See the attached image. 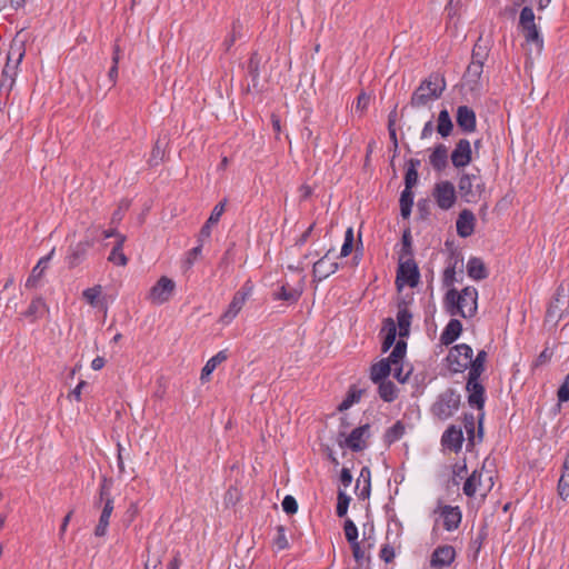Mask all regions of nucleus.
<instances>
[{
	"instance_id": "obj_1",
	"label": "nucleus",
	"mask_w": 569,
	"mask_h": 569,
	"mask_svg": "<svg viewBox=\"0 0 569 569\" xmlns=\"http://www.w3.org/2000/svg\"><path fill=\"white\" fill-rule=\"evenodd\" d=\"M478 290L475 287H466L460 292L455 288L449 289L443 298L447 311L451 316L472 318L478 309Z\"/></svg>"
},
{
	"instance_id": "obj_2",
	"label": "nucleus",
	"mask_w": 569,
	"mask_h": 569,
	"mask_svg": "<svg viewBox=\"0 0 569 569\" xmlns=\"http://www.w3.org/2000/svg\"><path fill=\"white\" fill-rule=\"evenodd\" d=\"M446 89L443 78L438 74H431L421 81L419 87L413 91L409 104L412 108L427 107L430 102L439 99Z\"/></svg>"
},
{
	"instance_id": "obj_3",
	"label": "nucleus",
	"mask_w": 569,
	"mask_h": 569,
	"mask_svg": "<svg viewBox=\"0 0 569 569\" xmlns=\"http://www.w3.org/2000/svg\"><path fill=\"white\" fill-rule=\"evenodd\" d=\"M458 189L462 200L467 203L479 202L486 193V183L480 176V170L462 173L458 181Z\"/></svg>"
},
{
	"instance_id": "obj_4",
	"label": "nucleus",
	"mask_w": 569,
	"mask_h": 569,
	"mask_svg": "<svg viewBox=\"0 0 569 569\" xmlns=\"http://www.w3.org/2000/svg\"><path fill=\"white\" fill-rule=\"evenodd\" d=\"M569 312V282L562 281L552 298L547 312L546 321L557 325Z\"/></svg>"
},
{
	"instance_id": "obj_5",
	"label": "nucleus",
	"mask_w": 569,
	"mask_h": 569,
	"mask_svg": "<svg viewBox=\"0 0 569 569\" xmlns=\"http://www.w3.org/2000/svg\"><path fill=\"white\" fill-rule=\"evenodd\" d=\"M460 399L461 397L456 390L447 389L439 395L431 411L439 419L446 420L459 409Z\"/></svg>"
},
{
	"instance_id": "obj_6",
	"label": "nucleus",
	"mask_w": 569,
	"mask_h": 569,
	"mask_svg": "<svg viewBox=\"0 0 569 569\" xmlns=\"http://www.w3.org/2000/svg\"><path fill=\"white\" fill-rule=\"evenodd\" d=\"M472 356L473 350L469 345L460 343L453 346L447 356L449 369L456 373L465 372L467 369L470 370Z\"/></svg>"
},
{
	"instance_id": "obj_7",
	"label": "nucleus",
	"mask_w": 569,
	"mask_h": 569,
	"mask_svg": "<svg viewBox=\"0 0 569 569\" xmlns=\"http://www.w3.org/2000/svg\"><path fill=\"white\" fill-rule=\"evenodd\" d=\"M420 280L418 264L412 258L399 260L396 283L401 287L403 284L415 288Z\"/></svg>"
},
{
	"instance_id": "obj_8",
	"label": "nucleus",
	"mask_w": 569,
	"mask_h": 569,
	"mask_svg": "<svg viewBox=\"0 0 569 569\" xmlns=\"http://www.w3.org/2000/svg\"><path fill=\"white\" fill-rule=\"evenodd\" d=\"M251 293L252 286L247 281L241 289L233 295V298L226 312L221 316L220 321L224 325L230 323L238 316Z\"/></svg>"
},
{
	"instance_id": "obj_9",
	"label": "nucleus",
	"mask_w": 569,
	"mask_h": 569,
	"mask_svg": "<svg viewBox=\"0 0 569 569\" xmlns=\"http://www.w3.org/2000/svg\"><path fill=\"white\" fill-rule=\"evenodd\" d=\"M432 196L437 206L442 210H449L452 208L457 200L455 186L450 181H440L436 183Z\"/></svg>"
},
{
	"instance_id": "obj_10",
	"label": "nucleus",
	"mask_w": 569,
	"mask_h": 569,
	"mask_svg": "<svg viewBox=\"0 0 569 569\" xmlns=\"http://www.w3.org/2000/svg\"><path fill=\"white\" fill-rule=\"evenodd\" d=\"M335 249H329L319 260L313 263L312 277L316 281H322L333 274L339 264L333 257Z\"/></svg>"
},
{
	"instance_id": "obj_11",
	"label": "nucleus",
	"mask_w": 569,
	"mask_h": 569,
	"mask_svg": "<svg viewBox=\"0 0 569 569\" xmlns=\"http://www.w3.org/2000/svg\"><path fill=\"white\" fill-rule=\"evenodd\" d=\"M176 288V283L170 278L162 276L154 286L151 287L148 299L153 305H163L169 301L171 296L173 295Z\"/></svg>"
},
{
	"instance_id": "obj_12",
	"label": "nucleus",
	"mask_w": 569,
	"mask_h": 569,
	"mask_svg": "<svg viewBox=\"0 0 569 569\" xmlns=\"http://www.w3.org/2000/svg\"><path fill=\"white\" fill-rule=\"evenodd\" d=\"M480 376L469 375L467 378L466 390L468 391V402L471 407L482 410L485 407V387L479 381Z\"/></svg>"
},
{
	"instance_id": "obj_13",
	"label": "nucleus",
	"mask_w": 569,
	"mask_h": 569,
	"mask_svg": "<svg viewBox=\"0 0 569 569\" xmlns=\"http://www.w3.org/2000/svg\"><path fill=\"white\" fill-rule=\"evenodd\" d=\"M455 168L460 169L467 167L472 160V149L468 139H460L450 156Z\"/></svg>"
},
{
	"instance_id": "obj_14",
	"label": "nucleus",
	"mask_w": 569,
	"mask_h": 569,
	"mask_svg": "<svg viewBox=\"0 0 569 569\" xmlns=\"http://www.w3.org/2000/svg\"><path fill=\"white\" fill-rule=\"evenodd\" d=\"M436 512H439L443 520V528L447 531H453L459 528L462 519V513L459 507L449 505H439Z\"/></svg>"
},
{
	"instance_id": "obj_15",
	"label": "nucleus",
	"mask_w": 569,
	"mask_h": 569,
	"mask_svg": "<svg viewBox=\"0 0 569 569\" xmlns=\"http://www.w3.org/2000/svg\"><path fill=\"white\" fill-rule=\"evenodd\" d=\"M226 204H227V199H223L222 201H220L219 203H217L213 207V209L210 213V217L208 218V220L204 222V224L200 229V232L198 234V242H204L206 240H208L210 238L211 227L219 222L221 216L224 212Z\"/></svg>"
},
{
	"instance_id": "obj_16",
	"label": "nucleus",
	"mask_w": 569,
	"mask_h": 569,
	"mask_svg": "<svg viewBox=\"0 0 569 569\" xmlns=\"http://www.w3.org/2000/svg\"><path fill=\"white\" fill-rule=\"evenodd\" d=\"M456 558V550L452 546L445 545L437 547L432 555L430 565L433 568L440 569L453 562Z\"/></svg>"
},
{
	"instance_id": "obj_17",
	"label": "nucleus",
	"mask_w": 569,
	"mask_h": 569,
	"mask_svg": "<svg viewBox=\"0 0 569 569\" xmlns=\"http://www.w3.org/2000/svg\"><path fill=\"white\" fill-rule=\"evenodd\" d=\"M456 120L458 127L466 133L473 132L477 127L475 111L468 106H459L457 109Z\"/></svg>"
},
{
	"instance_id": "obj_18",
	"label": "nucleus",
	"mask_w": 569,
	"mask_h": 569,
	"mask_svg": "<svg viewBox=\"0 0 569 569\" xmlns=\"http://www.w3.org/2000/svg\"><path fill=\"white\" fill-rule=\"evenodd\" d=\"M483 72V64L470 62L467 67V70L463 74L465 84L472 92L480 91L481 84V74Z\"/></svg>"
},
{
	"instance_id": "obj_19",
	"label": "nucleus",
	"mask_w": 569,
	"mask_h": 569,
	"mask_svg": "<svg viewBox=\"0 0 569 569\" xmlns=\"http://www.w3.org/2000/svg\"><path fill=\"white\" fill-rule=\"evenodd\" d=\"M369 428L368 423L355 428L346 439V446L356 452L363 450L366 448L365 438L369 436Z\"/></svg>"
},
{
	"instance_id": "obj_20",
	"label": "nucleus",
	"mask_w": 569,
	"mask_h": 569,
	"mask_svg": "<svg viewBox=\"0 0 569 569\" xmlns=\"http://www.w3.org/2000/svg\"><path fill=\"white\" fill-rule=\"evenodd\" d=\"M476 217L472 211L463 209L457 219L456 228L457 233L461 238L470 237L475 231Z\"/></svg>"
},
{
	"instance_id": "obj_21",
	"label": "nucleus",
	"mask_w": 569,
	"mask_h": 569,
	"mask_svg": "<svg viewBox=\"0 0 569 569\" xmlns=\"http://www.w3.org/2000/svg\"><path fill=\"white\" fill-rule=\"evenodd\" d=\"M92 244L93 243L91 240H83L70 247L69 253L67 256L69 268H74L80 264L84 260L88 250L92 247Z\"/></svg>"
},
{
	"instance_id": "obj_22",
	"label": "nucleus",
	"mask_w": 569,
	"mask_h": 569,
	"mask_svg": "<svg viewBox=\"0 0 569 569\" xmlns=\"http://www.w3.org/2000/svg\"><path fill=\"white\" fill-rule=\"evenodd\" d=\"M411 319H412V313L410 312V310L408 308V303L406 301H401L398 305V312H397L399 336L401 338L407 337L409 335Z\"/></svg>"
},
{
	"instance_id": "obj_23",
	"label": "nucleus",
	"mask_w": 569,
	"mask_h": 569,
	"mask_svg": "<svg viewBox=\"0 0 569 569\" xmlns=\"http://www.w3.org/2000/svg\"><path fill=\"white\" fill-rule=\"evenodd\" d=\"M113 509L114 500L108 499V501H106V503L103 505L98 525L94 528L96 537H104L107 535L110 517L112 515Z\"/></svg>"
},
{
	"instance_id": "obj_24",
	"label": "nucleus",
	"mask_w": 569,
	"mask_h": 569,
	"mask_svg": "<svg viewBox=\"0 0 569 569\" xmlns=\"http://www.w3.org/2000/svg\"><path fill=\"white\" fill-rule=\"evenodd\" d=\"M429 162L436 171H442L448 166V148L443 143L437 144L431 154Z\"/></svg>"
},
{
	"instance_id": "obj_25",
	"label": "nucleus",
	"mask_w": 569,
	"mask_h": 569,
	"mask_svg": "<svg viewBox=\"0 0 569 569\" xmlns=\"http://www.w3.org/2000/svg\"><path fill=\"white\" fill-rule=\"evenodd\" d=\"M462 331V323L458 319H451L440 335V341L445 346L455 342Z\"/></svg>"
},
{
	"instance_id": "obj_26",
	"label": "nucleus",
	"mask_w": 569,
	"mask_h": 569,
	"mask_svg": "<svg viewBox=\"0 0 569 569\" xmlns=\"http://www.w3.org/2000/svg\"><path fill=\"white\" fill-rule=\"evenodd\" d=\"M489 52L490 41L488 39H483V37L480 36L472 48L470 62L485 64V61L488 59Z\"/></svg>"
},
{
	"instance_id": "obj_27",
	"label": "nucleus",
	"mask_w": 569,
	"mask_h": 569,
	"mask_svg": "<svg viewBox=\"0 0 569 569\" xmlns=\"http://www.w3.org/2000/svg\"><path fill=\"white\" fill-rule=\"evenodd\" d=\"M48 311L47 303L42 297L34 298L28 309L22 313L30 322H34Z\"/></svg>"
},
{
	"instance_id": "obj_28",
	"label": "nucleus",
	"mask_w": 569,
	"mask_h": 569,
	"mask_svg": "<svg viewBox=\"0 0 569 569\" xmlns=\"http://www.w3.org/2000/svg\"><path fill=\"white\" fill-rule=\"evenodd\" d=\"M392 366L386 358L372 365L370 368V379L372 382L386 380L392 371Z\"/></svg>"
},
{
	"instance_id": "obj_29",
	"label": "nucleus",
	"mask_w": 569,
	"mask_h": 569,
	"mask_svg": "<svg viewBox=\"0 0 569 569\" xmlns=\"http://www.w3.org/2000/svg\"><path fill=\"white\" fill-rule=\"evenodd\" d=\"M462 442V431L455 426L449 427L442 436V443L453 449L455 451H459L461 449Z\"/></svg>"
},
{
	"instance_id": "obj_30",
	"label": "nucleus",
	"mask_w": 569,
	"mask_h": 569,
	"mask_svg": "<svg viewBox=\"0 0 569 569\" xmlns=\"http://www.w3.org/2000/svg\"><path fill=\"white\" fill-rule=\"evenodd\" d=\"M467 273L473 280H483L488 277L486 264L478 257H472L468 260Z\"/></svg>"
},
{
	"instance_id": "obj_31",
	"label": "nucleus",
	"mask_w": 569,
	"mask_h": 569,
	"mask_svg": "<svg viewBox=\"0 0 569 569\" xmlns=\"http://www.w3.org/2000/svg\"><path fill=\"white\" fill-rule=\"evenodd\" d=\"M228 359V351L227 350H221L219 351L217 355H214L213 357H211L207 362L206 365L203 366L202 370H201V376H200V379L201 381H207L209 380V376L214 371V369L220 365L222 363L223 361H226Z\"/></svg>"
},
{
	"instance_id": "obj_32",
	"label": "nucleus",
	"mask_w": 569,
	"mask_h": 569,
	"mask_svg": "<svg viewBox=\"0 0 569 569\" xmlns=\"http://www.w3.org/2000/svg\"><path fill=\"white\" fill-rule=\"evenodd\" d=\"M302 295L301 288L289 287L288 284H282L279 291L273 293L274 300H283L289 303H296Z\"/></svg>"
},
{
	"instance_id": "obj_33",
	"label": "nucleus",
	"mask_w": 569,
	"mask_h": 569,
	"mask_svg": "<svg viewBox=\"0 0 569 569\" xmlns=\"http://www.w3.org/2000/svg\"><path fill=\"white\" fill-rule=\"evenodd\" d=\"M126 241V236H119V240H117L113 246L108 260L117 266L124 267L128 263V258L123 253V244Z\"/></svg>"
},
{
	"instance_id": "obj_34",
	"label": "nucleus",
	"mask_w": 569,
	"mask_h": 569,
	"mask_svg": "<svg viewBox=\"0 0 569 569\" xmlns=\"http://www.w3.org/2000/svg\"><path fill=\"white\" fill-rule=\"evenodd\" d=\"M376 383L378 385L379 397L385 402H392L397 399L398 389L392 381L386 379Z\"/></svg>"
},
{
	"instance_id": "obj_35",
	"label": "nucleus",
	"mask_w": 569,
	"mask_h": 569,
	"mask_svg": "<svg viewBox=\"0 0 569 569\" xmlns=\"http://www.w3.org/2000/svg\"><path fill=\"white\" fill-rule=\"evenodd\" d=\"M453 129V123L449 111L443 109L438 114L437 132L442 137L447 138L450 136Z\"/></svg>"
},
{
	"instance_id": "obj_36",
	"label": "nucleus",
	"mask_w": 569,
	"mask_h": 569,
	"mask_svg": "<svg viewBox=\"0 0 569 569\" xmlns=\"http://www.w3.org/2000/svg\"><path fill=\"white\" fill-rule=\"evenodd\" d=\"M406 428L402 421L398 420L385 432L383 440L387 445H392L400 440L405 435Z\"/></svg>"
},
{
	"instance_id": "obj_37",
	"label": "nucleus",
	"mask_w": 569,
	"mask_h": 569,
	"mask_svg": "<svg viewBox=\"0 0 569 569\" xmlns=\"http://www.w3.org/2000/svg\"><path fill=\"white\" fill-rule=\"evenodd\" d=\"M385 329L387 330V333L382 341V351L383 352L388 351L395 345V341H396L397 327H396L393 319L387 318L385 320Z\"/></svg>"
},
{
	"instance_id": "obj_38",
	"label": "nucleus",
	"mask_w": 569,
	"mask_h": 569,
	"mask_svg": "<svg viewBox=\"0 0 569 569\" xmlns=\"http://www.w3.org/2000/svg\"><path fill=\"white\" fill-rule=\"evenodd\" d=\"M260 56L258 52H253L248 61V74L251 78L252 86L257 87L260 76Z\"/></svg>"
},
{
	"instance_id": "obj_39",
	"label": "nucleus",
	"mask_w": 569,
	"mask_h": 569,
	"mask_svg": "<svg viewBox=\"0 0 569 569\" xmlns=\"http://www.w3.org/2000/svg\"><path fill=\"white\" fill-rule=\"evenodd\" d=\"M521 31H522L523 37L528 43L535 44L538 51H540L542 49L543 39H542L541 34L539 33L537 26L522 29Z\"/></svg>"
},
{
	"instance_id": "obj_40",
	"label": "nucleus",
	"mask_w": 569,
	"mask_h": 569,
	"mask_svg": "<svg viewBox=\"0 0 569 569\" xmlns=\"http://www.w3.org/2000/svg\"><path fill=\"white\" fill-rule=\"evenodd\" d=\"M413 204V193L410 189H403L400 196V211L402 218H409Z\"/></svg>"
},
{
	"instance_id": "obj_41",
	"label": "nucleus",
	"mask_w": 569,
	"mask_h": 569,
	"mask_svg": "<svg viewBox=\"0 0 569 569\" xmlns=\"http://www.w3.org/2000/svg\"><path fill=\"white\" fill-rule=\"evenodd\" d=\"M406 350H407V343L406 341L403 340H399L391 353L389 355L388 358H386L388 361H390L393 366H398L400 362H402L405 356H406Z\"/></svg>"
},
{
	"instance_id": "obj_42",
	"label": "nucleus",
	"mask_w": 569,
	"mask_h": 569,
	"mask_svg": "<svg viewBox=\"0 0 569 569\" xmlns=\"http://www.w3.org/2000/svg\"><path fill=\"white\" fill-rule=\"evenodd\" d=\"M487 352L485 350L478 351L476 358H471V367L469 370V375H478L481 376L485 371V363L487 361Z\"/></svg>"
},
{
	"instance_id": "obj_43",
	"label": "nucleus",
	"mask_w": 569,
	"mask_h": 569,
	"mask_svg": "<svg viewBox=\"0 0 569 569\" xmlns=\"http://www.w3.org/2000/svg\"><path fill=\"white\" fill-rule=\"evenodd\" d=\"M241 29L242 26L239 20L232 22L231 32L223 41V47L226 51H229L231 47L234 44L236 40L241 37Z\"/></svg>"
},
{
	"instance_id": "obj_44",
	"label": "nucleus",
	"mask_w": 569,
	"mask_h": 569,
	"mask_svg": "<svg viewBox=\"0 0 569 569\" xmlns=\"http://www.w3.org/2000/svg\"><path fill=\"white\" fill-rule=\"evenodd\" d=\"M481 475L475 470L466 480L465 485H463V493L467 496V497H473L476 495V491H477V486H478V482H479V479H480Z\"/></svg>"
},
{
	"instance_id": "obj_45",
	"label": "nucleus",
	"mask_w": 569,
	"mask_h": 569,
	"mask_svg": "<svg viewBox=\"0 0 569 569\" xmlns=\"http://www.w3.org/2000/svg\"><path fill=\"white\" fill-rule=\"evenodd\" d=\"M535 13L531 7H523L519 17V27L522 29L535 27Z\"/></svg>"
},
{
	"instance_id": "obj_46",
	"label": "nucleus",
	"mask_w": 569,
	"mask_h": 569,
	"mask_svg": "<svg viewBox=\"0 0 569 569\" xmlns=\"http://www.w3.org/2000/svg\"><path fill=\"white\" fill-rule=\"evenodd\" d=\"M345 537L349 545L358 542V528L351 519H346L343 523Z\"/></svg>"
},
{
	"instance_id": "obj_47",
	"label": "nucleus",
	"mask_w": 569,
	"mask_h": 569,
	"mask_svg": "<svg viewBox=\"0 0 569 569\" xmlns=\"http://www.w3.org/2000/svg\"><path fill=\"white\" fill-rule=\"evenodd\" d=\"M276 537L273 538V546L277 550H284L289 547V541L286 536V528L282 525L276 527Z\"/></svg>"
},
{
	"instance_id": "obj_48",
	"label": "nucleus",
	"mask_w": 569,
	"mask_h": 569,
	"mask_svg": "<svg viewBox=\"0 0 569 569\" xmlns=\"http://www.w3.org/2000/svg\"><path fill=\"white\" fill-rule=\"evenodd\" d=\"M361 398L360 390H349L347 397L342 400V402L338 406L339 411H345L349 409L353 403L358 402Z\"/></svg>"
},
{
	"instance_id": "obj_49",
	"label": "nucleus",
	"mask_w": 569,
	"mask_h": 569,
	"mask_svg": "<svg viewBox=\"0 0 569 569\" xmlns=\"http://www.w3.org/2000/svg\"><path fill=\"white\" fill-rule=\"evenodd\" d=\"M412 258V246L410 230H405L402 234V248L400 251L399 260Z\"/></svg>"
},
{
	"instance_id": "obj_50",
	"label": "nucleus",
	"mask_w": 569,
	"mask_h": 569,
	"mask_svg": "<svg viewBox=\"0 0 569 569\" xmlns=\"http://www.w3.org/2000/svg\"><path fill=\"white\" fill-rule=\"evenodd\" d=\"M351 498L343 491L339 490L338 492V502H337V516L338 517H345L348 511V507L350 503Z\"/></svg>"
},
{
	"instance_id": "obj_51",
	"label": "nucleus",
	"mask_w": 569,
	"mask_h": 569,
	"mask_svg": "<svg viewBox=\"0 0 569 569\" xmlns=\"http://www.w3.org/2000/svg\"><path fill=\"white\" fill-rule=\"evenodd\" d=\"M44 270H46V266L40 267V266L36 264L31 271V274L29 276V278L26 281V288H30V289L36 288L38 286L39 280L43 276Z\"/></svg>"
},
{
	"instance_id": "obj_52",
	"label": "nucleus",
	"mask_w": 569,
	"mask_h": 569,
	"mask_svg": "<svg viewBox=\"0 0 569 569\" xmlns=\"http://www.w3.org/2000/svg\"><path fill=\"white\" fill-rule=\"evenodd\" d=\"M110 482L107 478H103L99 488V500L94 502L96 506L100 505L102 501L106 503L108 499H113L110 492Z\"/></svg>"
},
{
	"instance_id": "obj_53",
	"label": "nucleus",
	"mask_w": 569,
	"mask_h": 569,
	"mask_svg": "<svg viewBox=\"0 0 569 569\" xmlns=\"http://www.w3.org/2000/svg\"><path fill=\"white\" fill-rule=\"evenodd\" d=\"M558 495L566 500L569 497V473H561L557 486Z\"/></svg>"
},
{
	"instance_id": "obj_54",
	"label": "nucleus",
	"mask_w": 569,
	"mask_h": 569,
	"mask_svg": "<svg viewBox=\"0 0 569 569\" xmlns=\"http://www.w3.org/2000/svg\"><path fill=\"white\" fill-rule=\"evenodd\" d=\"M100 295H101V286H94L92 288H88L82 292L83 298L91 306H96L97 299L100 297Z\"/></svg>"
},
{
	"instance_id": "obj_55",
	"label": "nucleus",
	"mask_w": 569,
	"mask_h": 569,
	"mask_svg": "<svg viewBox=\"0 0 569 569\" xmlns=\"http://www.w3.org/2000/svg\"><path fill=\"white\" fill-rule=\"evenodd\" d=\"M282 509L288 515H293L298 510V502L295 497L288 495L282 500Z\"/></svg>"
},
{
	"instance_id": "obj_56",
	"label": "nucleus",
	"mask_w": 569,
	"mask_h": 569,
	"mask_svg": "<svg viewBox=\"0 0 569 569\" xmlns=\"http://www.w3.org/2000/svg\"><path fill=\"white\" fill-rule=\"evenodd\" d=\"M465 429L470 441L475 440V417L472 413L465 415Z\"/></svg>"
},
{
	"instance_id": "obj_57",
	"label": "nucleus",
	"mask_w": 569,
	"mask_h": 569,
	"mask_svg": "<svg viewBox=\"0 0 569 569\" xmlns=\"http://www.w3.org/2000/svg\"><path fill=\"white\" fill-rule=\"evenodd\" d=\"M379 556L385 562H391L396 557L393 547L389 543L383 545L380 549Z\"/></svg>"
},
{
	"instance_id": "obj_58",
	"label": "nucleus",
	"mask_w": 569,
	"mask_h": 569,
	"mask_svg": "<svg viewBox=\"0 0 569 569\" xmlns=\"http://www.w3.org/2000/svg\"><path fill=\"white\" fill-rule=\"evenodd\" d=\"M418 181V171L415 169H407L405 174V189H412Z\"/></svg>"
},
{
	"instance_id": "obj_59",
	"label": "nucleus",
	"mask_w": 569,
	"mask_h": 569,
	"mask_svg": "<svg viewBox=\"0 0 569 569\" xmlns=\"http://www.w3.org/2000/svg\"><path fill=\"white\" fill-rule=\"evenodd\" d=\"M456 280V267H447L443 272V284L447 287H450L453 284Z\"/></svg>"
},
{
	"instance_id": "obj_60",
	"label": "nucleus",
	"mask_w": 569,
	"mask_h": 569,
	"mask_svg": "<svg viewBox=\"0 0 569 569\" xmlns=\"http://www.w3.org/2000/svg\"><path fill=\"white\" fill-rule=\"evenodd\" d=\"M361 482L371 483V471H370L369 467L361 468L360 476L357 479L356 489H359V487L361 486Z\"/></svg>"
},
{
	"instance_id": "obj_61",
	"label": "nucleus",
	"mask_w": 569,
	"mask_h": 569,
	"mask_svg": "<svg viewBox=\"0 0 569 569\" xmlns=\"http://www.w3.org/2000/svg\"><path fill=\"white\" fill-rule=\"evenodd\" d=\"M370 492H371V483H368V482H361V486L359 487V489H356V493H357L358 498L361 500L368 499L370 497Z\"/></svg>"
},
{
	"instance_id": "obj_62",
	"label": "nucleus",
	"mask_w": 569,
	"mask_h": 569,
	"mask_svg": "<svg viewBox=\"0 0 569 569\" xmlns=\"http://www.w3.org/2000/svg\"><path fill=\"white\" fill-rule=\"evenodd\" d=\"M350 548L352 550V556L357 562H361L365 558V551L360 546V542H355L350 545Z\"/></svg>"
},
{
	"instance_id": "obj_63",
	"label": "nucleus",
	"mask_w": 569,
	"mask_h": 569,
	"mask_svg": "<svg viewBox=\"0 0 569 569\" xmlns=\"http://www.w3.org/2000/svg\"><path fill=\"white\" fill-rule=\"evenodd\" d=\"M392 371H393V377L401 383L406 382L408 377H409V372H407L406 375H403V369H402V362H400L398 366H392Z\"/></svg>"
},
{
	"instance_id": "obj_64",
	"label": "nucleus",
	"mask_w": 569,
	"mask_h": 569,
	"mask_svg": "<svg viewBox=\"0 0 569 569\" xmlns=\"http://www.w3.org/2000/svg\"><path fill=\"white\" fill-rule=\"evenodd\" d=\"M369 102H370V97L368 94H366L365 92H362L357 98L356 109L363 111L368 108Z\"/></svg>"
}]
</instances>
